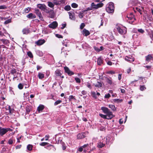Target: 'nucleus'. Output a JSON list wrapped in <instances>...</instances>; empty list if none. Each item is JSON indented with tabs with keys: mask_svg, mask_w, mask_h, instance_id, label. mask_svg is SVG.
<instances>
[{
	"mask_svg": "<svg viewBox=\"0 0 153 153\" xmlns=\"http://www.w3.org/2000/svg\"><path fill=\"white\" fill-rule=\"evenodd\" d=\"M27 54L28 56L30 58H33V55L31 53V52L30 51H29L27 52Z\"/></svg>",
	"mask_w": 153,
	"mask_h": 153,
	"instance_id": "obj_36",
	"label": "nucleus"
},
{
	"mask_svg": "<svg viewBox=\"0 0 153 153\" xmlns=\"http://www.w3.org/2000/svg\"><path fill=\"white\" fill-rule=\"evenodd\" d=\"M75 80H76V82L77 83H80L81 81L79 78L78 77H76L75 78Z\"/></svg>",
	"mask_w": 153,
	"mask_h": 153,
	"instance_id": "obj_45",
	"label": "nucleus"
},
{
	"mask_svg": "<svg viewBox=\"0 0 153 153\" xmlns=\"http://www.w3.org/2000/svg\"><path fill=\"white\" fill-rule=\"evenodd\" d=\"M71 6L73 8H76L77 7L78 5L75 3H73L71 4Z\"/></svg>",
	"mask_w": 153,
	"mask_h": 153,
	"instance_id": "obj_38",
	"label": "nucleus"
},
{
	"mask_svg": "<svg viewBox=\"0 0 153 153\" xmlns=\"http://www.w3.org/2000/svg\"><path fill=\"white\" fill-rule=\"evenodd\" d=\"M22 31L23 34H27L30 33L29 29L27 28L24 29Z\"/></svg>",
	"mask_w": 153,
	"mask_h": 153,
	"instance_id": "obj_22",
	"label": "nucleus"
},
{
	"mask_svg": "<svg viewBox=\"0 0 153 153\" xmlns=\"http://www.w3.org/2000/svg\"><path fill=\"white\" fill-rule=\"evenodd\" d=\"M30 9H31V8L29 7L26 8L24 10V12L25 13H28L30 10Z\"/></svg>",
	"mask_w": 153,
	"mask_h": 153,
	"instance_id": "obj_30",
	"label": "nucleus"
},
{
	"mask_svg": "<svg viewBox=\"0 0 153 153\" xmlns=\"http://www.w3.org/2000/svg\"><path fill=\"white\" fill-rule=\"evenodd\" d=\"M109 107L110 108H111L113 111H115L116 110V109L114 105H109Z\"/></svg>",
	"mask_w": 153,
	"mask_h": 153,
	"instance_id": "obj_31",
	"label": "nucleus"
},
{
	"mask_svg": "<svg viewBox=\"0 0 153 153\" xmlns=\"http://www.w3.org/2000/svg\"><path fill=\"white\" fill-rule=\"evenodd\" d=\"M106 114V115L107 116V119H111L114 117L112 113L110 111H109L108 113Z\"/></svg>",
	"mask_w": 153,
	"mask_h": 153,
	"instance_id": "obj_10",
	"label": "nucleus"
},
{
	"mask_svg": "<svg viewBox=\"0 0 153 153\" xmlns=\"http://www.w3.org/2000/svg\"><path fill=\"white\" fill-rule=\"evenodd\" d=\"M32 146L31 145H28L27 146V149L29 151H31L32 149Z\"/></svg>",
	"mask_w": 153,
	"mask_h": 153,
	"instance_id": "obj_32",
	"label": "nucleus"
},
{
	"mask_svg": "<svg viewBox=\"0 0 153 153\" xmlns=\"http://www.w3.org/2000/svg\"><path fill=\"white\" fill-rule=\"evenodd\" d=\"M45 6L43 4H37V7L40 9L43 10L45 8Z\"/></svg>",
	"mask_w": 153,
	"mask_h": 153,
	"instance_id": "obj_21",
	"label": "nucleus"
},
{
	"mask_svg": "<svg viewBox=\"0 0 153 153\" xmlns=\"http://www.w3.org/2000/svg\"><path fill=\"white\" fill-rule=\"evenodd\" d=\"M62 102V101L61 100H58L55 102L54 103V105H56L58 104L61 103Z\"/></svg>",
	"mask_w": 153,
	"mask_h": 153,
	"instance_id": "obj_37",
	"label": "nucleus"
},
{
	"mask_svg": "<svg viewBox=\"0 0 153 153\" xmlns=\"http://www.w3.org/2000/svg\"><path fill=\"white\" fill-rule=\"evenodd\" d=\"M86 86H87V87H88V88H89L90 89H91V85L90 84L88 83H87V85H86Z\"/></svg>",
	"mask_w": 153,
	"mask_h": 153,
	"instance_id": "obj_61",
	"label": "nucleus"
},
{
	"mask_svg": "<svg viewBox=\"0 0 153 153\" xmlns=\"http://www.w3.org/2000/svg\"><path fill=\"white\" fill-rule=\"evenodd\" d=\"M16 71L15 69H12L11 70L10 73L14 75V77L13 78H16V76H15V74H16Z\"/></svg>",
	"mask_w": 153,
	"mask_h": 153,
	"instance_id": "obj_27",
	"label": "nucleus"
},
{
	"mask_svg": "<svg viewBox=\"0 0 153 153\" xmlns=\"http://www.w3.org/2000/svg\"><path fill=\"white\" fill-rule=\"evenodd\" d=\"M50 17L51 18H53L54 16V13L53 12H51L50 13Z\"/></svg>",
	"mask_w": 153,
	"mask_h": 153,
	"instance_id": "obj_46",
	"label": "nucleus"
},
{
	"mask_svg": "<svg viewBox=\"0 0 153 153\" xmlns=\"http://www.w3.org/2000/svg\"><path fill=\"white\" fill-rule=\"evenodd\" d=\"M107 82L110 85H111L113 83V82L112 80L109 79L108 78L107 79Z\"/></svg>",
	"mask_w": 153,
	"mask_h": 153,
	"instance_id": "obj_41",
	"label": "nucleus"
},
{
	"mask_svg": "<svg viewBox=\"0 0 153 153\" xmlns=\"http://www.w3.org/2000/svg\"><path fill=\"white\" fill-rule=\"evenodd\" d=\"M64 69L65 70V71L67 73L68 75L69 76H71V75H73L74 74V73L70 71L69 68L67 67H65L64 68Z\"/></svg>",
	"mask_w": 153,
	"mask_h": 153,
	"instance_id": "obj_7",
	"label": "nucleus"
},
{
	"mask_svg": "<svg viewBox=\"0 0 153 153\" xmlns=\"http://www.w3.org/2000/svg\"><path fill=\"white\" fill-rule=\"evenodd\" d=\"M153 58L152 56V54H149L145 56L146 61V62H149L152 60Z\"/></svg>",
	"mask_w": 153,
	"mask_h": 153,
	"instance_id": "obj_11",
	"label": "nucleus"
},
{
	"mask_svg": "<svg viewBox=\"0 0 153 153\" xmlns=\"http://www.w3.org/2000/svg\"><path fill=\"white\" fill-rule=\"evenodd\" d=\"M111 97V95L110 94H106L105 96V98H109Z\"/></svg>",
	"mask_w": 153,
	"mask_h": 153,
	"instance_id": "obj_54",
	"label": "nucleus"
},
{
	"mask_svg": "<svg viewBox=\"0 0 153 153\" xmlns=\"http://www.w3.org/2000/svg\"><path fill=\"white\" fill-rule=\"evenodd\" d=\"M106 141H103L101 142H100L98 143L97 147L99 148H101L104 146Z\"/></svg>",
	"mask_w": 153,
	"mask_h": 153,
	"instance_id": "obj_13",
	"label": "nucleus"
},
{
	"mask_svg": "<svg viewBox=\"0 0 153 153\" xmlns=\"http://www.w3.org/2000/svg\"><path fill=\"white\" fill-rule=\"evenodd\" d=\"M38 76L39 79H41L44 78V74L41 73H39Z\"/></svg>",
	"mask_w": 153,
	"mask_h": 153,
	"instance_id": "obj_26",
	"label": "nucleus"
},
{
	"mask_svg": "<svg viewBox=\"0 0 153 153\" xmlns=\"http://www.w3.org/2000/svg\"><path fill=\"white\" fill-rule=\"evenodd\" d=\"M116 28L118 33L120 34H123L126 33V28L121 25H116Z\"/></svg>",
	"mask_w": 153,
	"mask_h": 153,
	"instance_id": "obj_1",
	"label": "nucleus"
},
{
	"mask_svg": "<svg viewBox=\"0 0 153 153\" xmlns=\"http://www.w3.org/2000/svg\"><path fill=\"white\" fill-rule=\"evenodd\" d=\"M78 16L80 18H82L83 17V13H79Z\"/></svg>",
	"mask_w": 153,
	"mask_h": 153,
	"instance_id": "obj_56",
	"label": "nucleus"
},
{
	"mask_svg": "<svg viewBox=\"0 0 153 153\" xmlns=\"http://www.w3.org/2000/svg\"><path fill=\"white\" fill-rule=\"evenodd\" d=\"M58 26V23L56 21L53 22L51 23L48 25V27L53 29L56 28Z\"/></svg>",
	"mask_w": 153,
	"mask_h": 153,
	"instance_id": "obj_5",
	"label": "nucleus"
},
{
	"mask_svg": "<svg viewBox=\"0 0 153 153\" xmlns=\"http://www.w3.org/2000/svg\"><path fill=\"white\" fill-rule=\"evenodd\" d=\"M48 5L49 7L51 8H53L54 5L53 2L52 3L51 2H48Z\"/></svg>",
	"mask_w": 153,
	"mask_h": 153,
	"instance_id": "obj_28",
	"label": "nucleus"
},
{
	"mask_svg": "<svg viewBox=\"0 0 153 153\" xmlns=\"http://www.w3.org/2000/svg\"><path fill=\"white\" fill-rule=\"evenodd\" d=\"M136 9H137V11H138L140 13V14H142V13H141V10H140V9L139 8H138V7H136Z\"/></svg>",
	"mask_w": 153,
	"mask_h": 153,
	"instance_id": "obj_62",
	"label": "nucleus"
},
{
	"mask_svg": "<svg viewBox=\"0 0 153 153\" xmlns=\"http://www.w3.org/2000/svg\"><path fill=\"white\" fill-rule=\"evenodd\" d=\"M3 43L4 44L7 45L9 43V41L7 39H2L0 40V43Z\"/></svg>",
	"mask_w": 153,
	"mask_h": 153,
	"instance_id": "obj_18",
	"label": "nucleus"
},
{
	"mask_svg": "<svg viewBox=\"0 0 153 153\" xmlns=\"http://www.w3.org/2000/svg\"><path fill=\"white\" fill-rule=\"evenodd\" d=\"M71 7L69 5H67L65 7V9L67 11H69L71 10Z\"/></svg>",
	"mask_w": 153,
	"mask_h": 153,
	"instance_id": "obj_33",
	"label": "nucleus"
},
{
	"mask_svg": "<svg viewBox=\"0 0 153 153\" xmlns=\"http://www.w3.org/2000/svg\"><path fill=\"white\" fill-rule=\"evenodd\" d=\"M45 42L44 39L39 40L36 42V43L38 45H40L43 44Z\"/></svg>",
	"mask_w": 153,
	"mask_h": 153,
	"instance_id": "obj_14",
	"label": "nucleus"
},
{
	"mask_svg": "<svg viewBox=\"0 0 153 153\" xmlns=\"http://www.w3.org/2000/svg\"><path fill=\"white\" fill-rule=\"evenodd\" d=\"M146 89V88L144 87V86L142 85L140 86V89L141 91H143Z\"/></svg>",
	"mask_w": 153,
	"mask_h": 153,
	"instance_id": "obj_55",
	"label": "nucleus"
},
{
	"mask_svg": "<svg viewBox=\"0 0 153 153\" xmlns=\"http://www.w3.org/2000/svg\"><path fill=\"white\" fill-rule=\"evenodd\" d=\"M137 31L139 33L141 34H143L144 32V30L142 29H138Z\"/></svg>",
	"mask_w": 153,
	"mask_h": 153,
	"instance_id": "obj_40",
	"label": "nucleus"
},
{
	"mask_svg": "<svg viewBox=\"0 0 153 153\" xmlns=\"http://www.w3.org/2000/svg\"><path fill=\"white\" fill-rule=\"evenodd\" d=\"M44 108V106L43 105H40L37 108V110L39 112L42 111Z\"/></svg>",
	"mask_w": 153,
	"mask_h": 153,
	"instance_id": "obj_24",
	"label": "nucleus"
},
{
	"mask_svg": "<svg viewBox=\"0 0 153 153\" xmlns=\"http://www.w3.org/2000/svg\"><path fill=\"white\" fill-rule=\"evenodd\" d=\"M6 8V6L5 5L0 6V9H4Z\"/></svg>",
	"mask_w": 153,
	"mask_h": 153,
	"instance_id": "obj_48",
	"label": "nucleus"
},
{
	"mask_svg": "<svg viewBox=\"0 0 153 153\" xmlns=\"http://www.w3.org/2000/svg\"><path fill=\"white\" fill-rule=\"evenodd\" d=\"M125 59L127 61L131 62H132L134 61V58L132 56H126L125 57Z\"/></svg>",
	"mask_w": 153,
	"mask_h": 153,
	"instance_id": "obj_8",
	"label": "nucleus"
},
{
	"mask_svg": "<svg viewBox=\"0 0 153 153\" xmlns=\"http://www.w3.org/2000/svg\"><path fill=\"white\" fill-rule=\"evenodd\" d=\"M69 100H71L72 99H74V96H73V95L70 96L69 97Z\"/></svg>",
	"mask_w": 153,
	"mask_h": 153,
	"instance_id": "obj_63",
	"label": "nucleus"
},
{
	"mask_svg": "<svg viewBox=\"0 0 153 153\" xmlns=\"http://www.w3.org/2000/svg\"><path fill=\"white\" fill-rule=\"evenodd\" d=\"M128 19V21L130 23H132L135 20V19L134 18V16L132 14L128 15L127 16Z\"/></svg>",
	"mask_w": 153,
	"mask_h": 153,
	"instance_id": "obj_6",
	"label": "nucleus"
},
{
	"mask_svg": "<svg viewBox=\"0 0 153 153\" xmlns=\"http://www.w3.org/2000/svg\"><path fill=\"white\" fill-rule=\"evenodd\" d=\"M85 137L84 134L82 133L79 134L77 136V138L78 139H81Z\"/></svg>",
	"mask_w": 153,
	"mask_h": 153,
	"instance_id": "obj_23",
	"label": "nucleus"
},
{
	"mask_svg": "<svg viewBox=\"0 0 153 153\" xmlns=\"http://www.w3.org/2000/svg\"><path fill=\"white\" fill-rule=\"evenodd\" d=\"M69 18L73 20H75V14L74 13L69 12L68 13Z\"/></svg>",
	"mask_w": 153,
	"mask_h": 153,
	"instance_id": "obj_12",
	"label": "nucleus"
},
{
	"mask_svg": "<svg viewBox=\"0 0 153 153\" xmlns=\"http://www.w3.org/2000/svg\"><path fill=\"white\" fill-rule=\"evenodd\" d=\"M62 27H61V28L62 29H63L64 28H65L66 26V24H63L62 25Z\"/></svg>",
	"mask_w": 153,
	"mask_h": 153,
	"instance_id": "obj_60",
	"label": "nucleus"
},
{
	"mask_svg": "<svg viewBox=\"0 0 153 153\" xmlns=\"http://www.w3.org/2000/svg\"><path fill=\"white\" fill-rule=\"evenodd\" d=\"M85 26V25L84 23H82L80 25V28L81 29H82Z\"/></svg>",
	"mask_w": 153,
	"mask_h": 153,
	"instance_id": "obj_57",
	"label": "nucleus"
},
{
	"mask_svg": "<svg viewBox=\"0 0 153 153\" xmlns=\"http://www.w3.org/2000/svg\"><path fill=\"white\" fill-rule=\"evenodd\" d=\"M83 147L81 146L79 148L78 151L80 152H81L83 151Z\"/></svg>",
	"mask_w": 153,
	"mask_h": 153,
	"instance_id": "obj_59",
	"label": "nucleus"
},
{
	"mask_svg": "<svg viewBox=\"0 0 153 153\" xmlns=\"http://www.w3.org/2000/svg\"><path fill=\"white\" fill-rule=\"evenodd\" d=\"M39 17V18L41 20H42L43 18L42 17V15L41 13H39L38 15H37Z\"/></svg>",
	"mask_w": 153,
	"mask_h": 153,
	"instance_id": "obj_49",
	"label": "nucleus"
},
{
	"mask_svg": "<svg viewBox=\"0 0 153 153\" xmlns=\"http://www.w3.org/2000/svg\"><path fill=\"white\" fill-rule=\"evenodd\" d=\"M30 111V109L29 107H27L26 108V111L28 113Z\"/></svg>",
	"mask_w": 153,
	"mask_h": 153,
	"instance_id": "obj_58",
	"label": "nucleus"
},
{
	"mask_svg": "<svg viewBox=\"0 0 153 153\" xmlns=\"http://www.w3.org/2000/svg\"><path fill=\"white\" fill-rule=\"evenodd\" d=\"M91 94L93 96V97L95 98H97V96L96 95V94L94 92H91Z\"/></svg>",
	"mask_w": 153,
	"mask_h": 153,
	"instance_id": "obj_47",
	"label": "nucleus"
},
{
	"mask_svg": "<svg viewBox=\"0 0 153 153\" xmlns=\"http://www.w3.org/2000/svg\"><path fill=\"white\" fill-rule=\"evenodd\" d=\"M11 130V129L10 128H2L0 127V134L1 136H3L5 134L7 131H9Z\"/></svg>",
	"mask_w": 153,
	"mask_h": 153,
	"instance_id": "obj_4",
	"label": "nucleus"
},
{
	"mask_svg": "<svg viewBox=\"0 0 153 153\" xmlns=\"http://www.w3.org/2000/svg\"><path fill=\"white\" fill-rule=\"evenodd\" d=\"M35 12L37 15H38L39 13H41L39 10L36 9H35Z\"/></svg>",
	"mask_w": 153,
	"mask_h": 153,
	"instance_id": "obj_52",
	"label": "nucleus"
},
{
	"mask_svg": "<svg viewBox=\"0 0 153 153\" xmlns=\"http://www.w3.org/2000/svg\"><path fill=\"white\" fill-rule=\"evenodd\" d=\"M48 144V143L47 142H42L40 144V145L42 146H44L47 145Z\"/></svg>",
	"mask_w": 153,
	"mask_h": 153,
	"instance_id": "obj_50",
	"label": "nucleus"
},
{
	"mask_svg": "<svg viewBox=\"0 0 153 153\" xmlns=\"http://www.w3.org/2000/svg\"><path fill=\"white\" fill-rule=\"evenodd\" d=\"M55 74L56 76H60L62 78H64V76H62V73L61 72V71L60 70H57L55 71Z\"/></svg>",
	"mask_w": 153,
	"mask_h": 153,
	"instance_id": "obj_9",
	"label": "nucleus"
},
{
	"mask_svg": "<svg viewBox=\"0 0 153 153\" xmlns=\"http://www.w3.org/2000/svg\"><path fill=\"white\" fill-rule=\"evenodd\" d=\"M107 74H113L115 73V71H110L106 72Z\"/></svg>",
	"mask_w": 153,
	"mask_h": 153,
	"instance_id": "obj_34",
	"label": "nucleus"
},
{
	"mask_svg": "<svg viewBox=\"0 0 153 153\" xmlns=\"http://www.w3.org/2000/svg\"><path fill=\"white\" fill-rule=\"evenodd\" d=\"M94 84L95 87L98 88L101 87L102 86V83L101 82H98L97 83L95 84Z\"/></svg>",
	"mask_w": 153,
	"mask_h": 153,
	"instance_id": "obj_25",
	"label": "nucleus"
},
{
	"mask_svg": "<svg viewBox=\"0 0 153 153\" xmlns=\"http://www.w3.org/2000/svg\"><path fill=\"white\" fill-rule=\"evenodd\" d=\"M88 146V144H85L83 146H82V147H83V149H84L83 150V152H85L87 150L86 149H85V147H86Z\"/></svg>",
	"mask_w": 153,
	"mask_h": 153,
	"instance_id": "obj_35",
	"label": "nucleus"
},
{
	"mask_svg": "<svg viewBox=\"0 0 153 153\" xmlns=\"http://www.w3.org/2000/svg\"><path fill=\"white\" fill-rule=\"evenodd\" d=\"M18 87L19 88V89H22L23 88V85L21 83H20L18 85Z\"/></svg>",
	"mask_w": 153,
	"mask_h": 153,
	"instance_id": "obj_42",
	"label": "nucleus"
},
{
	"mask_svg": "<svg viewBox=\"0 0 153 153\" xmlns=\"http://www.w3.org/2000/svg\"><path fill=\"white\" fill-rule=\"evenodd\" d=\"M103 59L101 57L98 58L97 60V64L99 65H101L102 64Z\"/></svg>",
	"mask_w": 153,
	"mask_h": 153,
	"instance_id": "obj_20",
	"label": "nucleus"
},
{
	"mask_svg": "<svg viewBox=\"0 0 153 153\" xmlns=\"http://www.w3.org/2000/svg\"><path fill=\"white\" fill-rule=\"evenodd\" d=\"M27 17L29 19H32L35 18L36 16L35 15L32 13H30L27 16Z\"/></svg>",
	"mask_w": 153,
	"mask_h": 153,
	"instance_id": "obj_19",
	"label": "nucleus"
},
{
	"mask_svg": "<svg viewBox=\"0 0 153 153\" xmlns=\"http://www.w3.org/2000/svg\"><path fill=\"white\" fill-rule=\"evenodd\" d=\"M106 10L107 12L109 13H113L114 10V4L112 2H110L107 5Z\"/></svg>",
	"mask_w": 153,
	"mask_h": 153,
	"instance_id": "obj_2",
	"label": "nucleus"
},
{
	"mask_svg": "<svg viewBox=\"0 0 153 153\" xmlns=\"http://www.w3.org/2000/svg\"><path fill=\"white\" fill-rule=\"evenodd\" d=\"M37 53V54L40 56H43V53L41 51H38Z\"/></svg>",
	"mask_w": 153,
	"mask_h": 153,
	"instance_id": "obj_44",
	"label": "nucleus"
},
{
	"mask_svg": "<svg viewBox=\"0 0 153 153\" xmlns=\"http://www.w3.org/2000/svg\"><path fill=\"white\" fill-rule=\"evenodd\" d=\"M131 71V68H129L127 70V72L128 74H129Z\"/></svg>",
	"mask_w": 153,
	"mask_h": 153,
	"instance_id": "obj_64",
	"label": "nucleus"
},
{
	"mask_svg": "<svg viewBox=\"0 0 153 153\" xmlns=\"http://www.w3.org/2000/svg\"><path fill=\"white\" fill-rule=\"evenodd\" d=\"M8 143L9 144H12L13 143V140L11 138L8 141Z\"/></svg>",
	"mask_w": 153,
	"mask_h": 153,
	"instance_id": "obj_51",
	"label": "nucleus"
},
{
	"mask_svg": "<svg viewBox=\"0 0 153 153\" xmlns=\"http://www.w3.org/2000/svg\"><path fill=\"white\" fill-rule=\"evenodd\" d=\"M82 34L85 36L89 35L90 33L89 32L85 29H84L82 32Z\"/></svg>",
	"mask_w": 153,
	"mask_h": 153,
	"instance_id": "obj_15",
	"label": "nucleus"
},
{
	"mask_svg": "<svg viewBox=\"0 0 153 153\" xmlns=\"http://www.w3.org/2000/svg\"><path fill=\"white\" fill-rule=\"evenodd\" d=\"M103 5L102 3H98L95 4L94 3L92 2L91 4V9L90 10H93L94 9H97L99 7H102Z\"/></svg>",
	"mask_w": 153,
	"mask_h": 153,
	"instance_id": "obj_3",
	"label": "nucleus"
},
{
	"mask_svg": "<svg viewBox=\"0 0 153 153\" xmlns=\"http://www.w3.org/2000/svg\"><path fill=\"white\" fill-rule=\"evenodd\" d=\"M114 102L117 103L121 102L123 101V100L121 99L120 100L118 99H114L113 100Z\"/></svg>",
	"mask_w": 153,
	"mask_h": 153,
	"instance_id": "obj_29",
	"label": "nucleus"
},
{
	"mask_svg": "<svg viewBox=\"0 0 153 153\" xmlns=\"http://www.w3.org/2000/svg\"><path fill=\"white\" fill-rule=\"evenodd\" d=\"M105 128L104 126H101V127H100V131H103L105 130Z\"/></svg>",
	"mask_w": 153,
	"mask_h": 153,
	"instance_id": "obj_53",
	"label": "nucleus"
},
{
	"mask_svg": "<svg viewBox=\"0 0 153 153\" xmlns=\"http://www.w3.org/2000/svg\"><path fill=\"white\" fill-rule=\"evenodd\" d=\"M99 115L102 118L104 119H107V116L106 115H103L102 114H100Z\"/></svg>",
	"mask_w": 153,
	"mask_h": 153,
	"instance_id": "obj_39",
	"label": "nucleus"
},
{
	"mask_svg": "<svg viewBox=\"0 0 153 153\" xmlns=\"http://www.w3.org/2000/svg\"><path fill=\"white\" fill-rule=\"evenodd\" d=\"M101 109L103 111V112L105 114L108 113L110 111L107 107H102L101 108Z\"/></svg>",
	"mask_w": 153,
	"mask_h": 153,
	"instance_id": "obj_16",
	"label": "nucleus"
},
{
	"mask_svg": "<svg viewBox=\"0 0 153 153\" xmlns=\"http://www.w3.org/2000/svg\"><path fill=\"white\" fill-rule=\"evenodd\" d=\"M11 22V19H8L4 22V24L5 25H6L9 23H10Z\"/></svg>",
	"mask_w": 153,
	"mask_h": 153,
	"instance_id": "obj_43",
	"label": "nucleus"
},
{
	"mask_svg": "<svg viewBox=\"0 0 153 153\" xmlns=\"http://www.w3.org/2000/svg\"><path fill=\"white\" fill-rule=\"evenodd\" d=\"M63 0H60L59 1L58 0H54L53 1V2L54 5H58L61 3L63 1Z\"/></svg>",
	"mask_w": 153,
	"mask_h": 153,
	"instance_id": "obj_17",
	"label": "nucleus"
}]
</instances>
